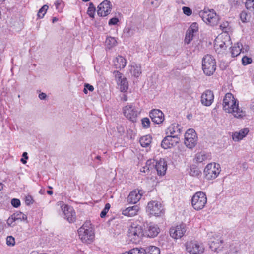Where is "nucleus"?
<instances>
[{
    "label": "nucleus",
    "instance_id": "38",
    "mask_svg": "<svg viewBox=\"0 0 254 254\" xmlns=\"http://www.w3.org/2000/svg\"><path fill=\"white\" fill-rule=\"evenodd\" d=\"M131 254H146L145 250L142 248H135L130 250Z\"/></svg>",
    "mask_w": 254,
    "mask_h": 254
},
{
    "label": "nucleus",
    "instance_id": "11",
    "mask_svg": "<svg viewBox=\"0 0 254 254\" xmlns=\"http://www.w3.org/2000/svg\"><path fill=\"white\" fill-rule=\"evenodd\" d=\"M57 205L61 207L65 218L69 222L71 223L75 221V213L72 207L61 201L58 202Z\"/></svg>",
    "mask_w": 254,
    "mask_h": 254
},
{
    "label": "nucleus",
    "instance_id": "13",
    "mask_svg": "<svg viewBox=\"0 0 254 254\" xmlns=\"http://www.w3.org/2000/svg\"><path fill=\"white\" fill-rule=\"evenodd\" d=\"M115 78L121 92H126L128 89V82L123 74L119 71H114Z\"/></svg>",
    "mask_w": 254,
    "mask_h": 254
},
{
    "label": "nucleus",
    "instance_id": "43",
    "mask_svg": "<svg viewBox=\"0 0 254 254\" xmlns=\"http://www.w3.org/2000/svg\"><path fill=\"white\" fill-rule=\"evenodd\" d=\"M245 6L247 9L254 8V0H246L245 2Z\"/></svg>",
    "mask_w": 254,
    "mask_h": 254
},
{
    "label": "nucleus",
    "instance_id": "58",
    "mask_svg": "<svg viewBox=\"0 0 254 254\" xmlns=\"http://www.w3.org/2000/svg\"><path fill=\"white\" fill-rule=\"evenodd\" d=\"M250 109L253 112H254V100H253L250 105Z\"/></svg>",
    "mask_w": 254,
    "mask_h": 254
},
{
    "label": "nucleus",
    "instance_id": "16",
    "mask_svg": "<svg viewBox=\"0 0 254 254\" xmlns=\"http://www.w3.org/2000/svg\"><path fill=\"white\" fill-rule=\"evenodd\" d=\"M179 142V138L177 135H168L162 141L161 146L164 149L170 148L176 145Z\"/></svg>",
    "mask_w": 254,
    "mask_h": 254
},
{
    "label": "nucleus",
    "instance_id": "62",
    "mask_svg": "<svg viewBox=\"0 0 254 254\" xmlns=\"http://www.w3.org/2000/svg\"><path fill=\"white\" fill-rule=\"evenodd\" d=\"M21 161L24 164H25L26 163V161L25 159H23V158H21Z\"/></svg>",
    "mask_w": 254,
    "mask_h": 254
},
{
    "label": "nucleus",
    "instance_id": "60",
    "mask_svg": "<svg viewBox=\"0 0 254 254\" xmlns=\"http://www.w3.org/2000/svg\"><path fill=\"white\" fill-rule=\"evenodd\" d=\"M4 229V224L3 222L0 220V232Z\"/></svg>",
    "mask_w": 254,
    "mask_h": 254
},
{
    "label": "nucleus",
    "instance_id": "23",
    "mask_svg": "<svg viewBox=\"0 0 254 254\" xmlns=\"http://www.w3.org/2000/svg\"><path fill=\"white\" fill-rule=\"evenodd\" d=\"M114 65L116 69L124 68L126 65V60L121 56H118L113 61Z\"/></svg>",
    "mask_w": 254,
    "mask_h": 254
},
{
    "label": "nucleus",
    "instance_id": "8",
    "mask_svg": "<svg viewBox=\"0 0 254 254\" xmlns=\"http://www.w3.org/2000/svg\"><path fill=\"white\" fill-rule=\"evenodd\" d=\"M197 136L193 129H189L185 134L184 143L190 149L194 148L197 144Z\"/></svg>",
    "mask_w": 254,
    "mask_h": 254
},
{
    "label": "nucleus",
    "instance_id": "27",
    "mask_svg": "<svg viewBox=\"0 0 254 254\" xmlns=\"http://www.w3.org/2000/svg\"><path fill=\"white\" fill-rule=\"evenodd\" d=\"M130 72L134 77H138L142 73L140 64L133 63L130 66Z\"/></svg>",
    "mask_w": 254,
    "mask_h": 254
},
{
    "label": "nucleus",
    "instance_id": "31",
    "mask_svg": "<svg viewBox=\"0 0 254 254\" xmlns=\"http://www.w3.org/2000/svg\"><path fill=\"white\" fill-rule=\"evenodd\" d=\"M209 157V155L204 152H199L196 154L195 159L197 162L201 163L207 160Z\"/></svg>",
    "mask_w": 254,
    "mask_h": 254
},
{
    "label": "nucleus",
    "instance_id": "53",
    "mask_svg": "<svg viewBox=\"0 0 254 254\" xmlns=\"http://www.w3.org/2000/svg\"><path fill=\"white\" fill-rule=\"evenodd\" d=\"M119 22V19L117 18L114 17L111 18L109 21V25H115Z\"/></svg>",
    "mask_w": 254,
    "mask_h": 254
},
{
    "label": "nucleus",
    "instance_id": "21",
    "mask_svg": "<svg viewBox=\"0 0 254 254\" xmlns=\"http://www.w3.org/2000/svg\"><path fill=\"white\" fill-rule=\"evenodd\" d=\"M160 229L157 225L150 223L148 225L145 231V235L148 237H155L159 233Z\"/></svg>",
    "mask_w": 254,
    "mask_h": 254
},
{
    "label": "nucleus",
    "instance_id": "32",
    "mask_svg": "<svg viewBox=\"0 0 254 254\" xmlns=\"http://www.w3.org/2000/svg\"><path fill=\"white\" fill-rule=\"evenodd\" d=\"M117 43L116 39L112 37H108L105 41V45L107 48L111 49L115 46Z\"/></svg>",
    "mask_w": 254,
    "mask_h": 254
},
{
    "label": "nucleus",
    "instance_id": "24",
    "mask_svg": "<svg viewBox=\"0 0 254 254\" xmlns=\"http://www.w3.org/2000/svg\"><path fill=\"white\" fill-rule=\"evenodd\" d=\"M249 132L247 128L242 129L239 131L235 132L232 134V139L234 141H239L245 137Z\"/></svg>",
    "mask_w": 254,
    "mask_h": 254
},
{
    "label": "nucleus",
    "instance_id": "49",
    "mask_svg": "<svg viewBox=\"0 0 254 254\" xmlns=\"http://www.w3.org/2000/svg\"><path fill=\"white\" fill-rule=\"evenodd\" d=\"M182 9L183 13L188 16H190L192 14L191 9L188 7L184 6Z\"/></svg>",
    "mask_w": 254,
    "mask_h": 254
},
{
    "label": "nucleus",
    "instance_id": "18",
    "mask_svg": "<svg viewBox=\"0 0 254 254\" xmlns=\"http://www.w3.org/2000/svg\"><path fill=\"white\" fill-rule=\"evenodd\" d=\"M150 117L152 121L156 124L161 123L164 120L163 113L158 109L151 110L150 112Z\"/></svg>",
    "mask_w": 254,
    "mask_h": 254
},
{
    "label": "nucleus",
    "instance_id": "54",
    "mask_svg": "<svg viewBox=\"0 0 254 254\" xmlns=\"http://www.w3.org/2000/svg\"><path fill=\"white\" fill-rule=\"evenodd\" d=\"M127 136L128 138L132 139L134 137V133L132 130L129 129L127 130Z\"/></svg>",
    "mask_w": 254,
    "mask_h": 254
},
{
    "label": "nucleus",
    "instance_id": "41",
    "mask_svg": "<svg viewBox=\"0 0 254 254\" xmlns=\"http://www.w3.org/2000/svg\"><path fill=\"white\" fill-rule=\"evenodd\" d=\"M194 34L191 33L189 32V31H187L186 37L185 38V42L188 44L190 41L192 40Z\"/></svg>",
    "mask_w": 254,
    "mask_h": 254
},
{
    "label": "nucleus",
    "instance_id": "44",
    "mask_svg": "<svg viewBox=\"0 0 254 254\" xmlns=\"http://www.w3.org/2000/svg\"><path fill=\"white\" fill-rule=\"evenodd\" d=\"M142 125L144 128H148L150 127V121L147 118H143L141 120Z\"/></svg>",
    "mask_w": 254,
    "mask_h": 254
},
{
    "label": "nucleus",
    "instance_id": "14",
    "mask_svg": "<svg viewBox=\"0 0 254 254\" xmlns=\"http://www.w3.org/2000/svg\"><path fill=\"white\" fill-rule=\"evenodd\" d=\"M230 43V36L227 33L219 35L215 41V46L221 49L225 48Z\"/></svg>",
    "mask_w": 254,
    "mask_h": 254
},
{
    "label": "nucleus",
    "instance_id": "29",
    "mask_svg": "<svg viewBox=\"0 0 254 254\" xmlns=\"http://www.w3.org/2000/svg\"><path fill=\"white\" fill-rule=\"evenodd\" d=\"M155 165L154 160L150 159L146 161V165L141 169V172H146L148 171L153 169Z\"/></svg>",
    "mask_w": 254,
    "mask_h": 254
},
{
    "label": "nucleus",
    "instance_id": "12",
    "mask_svg": "<svg viewBox=\"0 0 254 254\" xmlns=\"http://www.w3.org/2000/svg\"><path fill=\"white\" fill-rule=\"evenodd\" d=\"M124 116L132 122H136L139 112L132 105H128L123 108Z\"/></svg>",
    "mask_w": 254,
    "mask_h": 254
},
{
    "label": "nucleus",
    "instance_id": "34",
    "mask_svg": "<svg viewBox=\"0 0 254 254\" xmlns=\"http://www.w3.org/2000/svg\"><path fill=\"white\" fill-rule=\"evenodd\" d=\"M145 250L146 254H160V249L155 246H149Z\"/></svg>",
    "mask_w": 254,
    "mask_h": 254
},
{
    "label": "nucleus",
    "instance_id": "59",
    "mask_svg": "<svg viewBox=\"0 0 254 254\" xmlns=\"http://www.w3.org/2000/svg\"><path fill=\"white\" fill-rule=\"evenodd\" d=\"M131 29L130 28L127 27L125 29V32L128 34V35L130 36L131 34H130Z\"/></svg>",
    "mask_w": 254,
    "mask_h": 254
},
{
    "label": "nucleus",
    "instance_id": "3",
    "mask_svg": "<svg viewBox=\"0 0 254 254\" xmlns=\"http://www.w3.org/2000/svg\"><path fill=\"white\" fill-rule=\"evenodd\" d=\"M202 68L204 73L207 76L213 74L216 68L215 59L210 55H205L202 61Z\"/></svg>",
    "mask_w": 254,
    "mask_h": 254
},
{
    "label": "nucleus",
    "instance_id": "15",
    "mask_svg": "<svg viewBox=\"0 0 254 254\" xmlns=\"http://www.w3.org/2000/svg\"><path fill=\"white\" fill-rule=\"evenodd\" d=\"M97 14L100 16H106L111 11L112 5L111 2L106 0L101 3L97 7Z\"/></svg>",
    "mask_w": 254,
    "mask_h": 254
},
{
    "label": "nucleus",
    "instance_id": "36",
    "mask_svg": "<svg viewBox=\"0 0 254 254\" xmlns=\"http://www.w3.org/2000/svg\"><path fill=\"white\" fill-rule=\"evenodd\" d=\"M49 7L47 5H44L38 11L37 16L39 18H42L46 14Z\"/></svg>",
    "mask_w": 254,
    "mask_h": 254
},
{
    "label": "nucleus",
    "instance_id": "52",
    "mask_svg": "<svg viewBox=\"0 0 254 254\" xmlns=\"http://www.w3.org/2000/svg\"><path fill=\"white\" fill-rule=\"evenodd\" d=\"M248 15L246 12H242L240 14V18L243 22H245L248 21Z\"/></svg>",
    "mask_w": 254,
    "mask_h": 254
},
{
    "label": "nucleus",
    "instance_id": "26",
    "mask_svg": "<svg viewBox=\"0 0 254 254\" xmlns=\"http://www.w3.org/2000/svg\"><path fill=\"white\" fill-rule=\"evenodd\" d=\"M208 237L209 239L210 248L212 251H217L221 245L219 240L218 239H216L215 241L213 240V238H214V235L212 233L209 234Z\"/></svg>",
    "mask_w": 254,
    "mask_h": 254
},
{
    "label": "nucleus",
    "instance_id": "9",
    "mask_svg": "<svg viewBox=\"0 0 254 254\" xmlns=\"http://www.w3.org/2000/svg\"><path fill=\"white\" fill-rule=\"evenodd\" d=\"M185 246L186 251L190 254H202L204 250L203 245L196 241H188Z\"/></svg>",
    "mask_w": 254,
    "mask_h": 254
},
{
    "label": "nucleus",
    "instance_id": "64",
    "mask_svg": "<svg viewBox=\"0 0 254 254\" xmlns=\"http://www.w3.org/2000/svg\"><path fill=\"white\" fill-rule=\"evenodd\" d=\"M47 192L49 195H52L53 194V191L52 190H48Z\"/></svg>",
    "mask_w": 254,
    "mask_h": 254
},
{
    "label": "nucleus",
    "instance_id": "35",
    "mask_svg": "<svg viewBox=\"0 0 254 254\" xmlns=\"http://www.w3.org/2000/svg\"><path fill=\"white\" fill-rule=\"evenodd\" d=\"M17 221H25L27 220V216L21 212H17L12 214Z\"/></svg>",
    "mask_w": 254,
    "mask_h": 254
},
{
    "label": "nucleus",
    "instance_id": "20",
    "mask_svg": "<svg viewBox=\"0 0 254 254\" xmlns=\"http://www.w3.org/2000/svg\"><path fill=\"white\" fill-rule=\"evenodd\" d=\"M155 167L158 175L162 176L166 174L167 164L164 159H160L158 161L155 162Z\"/></svg>",
    "mask_w": 254,
    "mask_h": 254
},
{
    "label": "nucleus",
    "instance_id": "46",
    "mask_svg": "<svg viewBox=\"0 0 254 254\" xmlns=\"http://www.w3.org/2000/svg\"><path fill=\"white\" fill-rule=\"evenodd\" d=\"M200 173V171L195 168H191L190 172V175L192 176H199Z\"/></svg>",
    "mask_w": 254,
    "mask_h": 254
},
{
    "label": "nucleus",
    "instance_id": "63",
    "mask_svg": "<svg viewBox=\"0 0 254 254\" xmlns=\"http://www.w3.org/2000/svg\"><path fill=\"white\" fill-rule=\"evenodd\" d=\"M58 21V19L56 17H54L52 19L53 23H54Z\"/></svg>",
    "mask_w": 254,
    "mask_h": 254
},
{
    "label": "nucleus",
    "instance_id": "1",
    "mask_svg": "<svg viewBox=\"0 0 254 254\" xmlns=\"http://www.w3.org/2000/svg\"><path fill=\"white\" fill-rule=\"evenodd\" d=\"M223 109L237 119H243L246 116V111L239 106V101L231 93L226 94L223 100Z\"/></svg>",
    "mask_w": 254,
    "mask_h": 254
},
{
    "label": "nucleus",
    "instance_id": "6",
    "mask_svg": "<svg viewBox=\"0 0 254 254\" xmlns=\"http://www.w3.org/2000/svg\"><path fill=\"white\" fill-rule=\"evenodd\" d=\"M199 16L206 23L212 26L217 24L219 17L213 9H204L199 13Z\"/></svg>",
    "mask_w": 254,
    "mask_h": 254
},
{
    "label": "nucleus",
    "instance_id": "19",
    "mask_svg": "<svg viewBox=\"0 0 254 254\" xmlns=\"http://www.w3.org/2000/svg\"><path fill=\"white\" fill-rule=\"evenodd\" d=\"M214 100V95L210 90L205 91L201 95V101L202 104L208 106L211 105Z\"/></svg>",
    "mask_w": 254,
    "mask_h": 254
},
{
    "label": "nucleus",
    "instance_id": "40",
    "mask_svg": "<svg viewBox=\"0 0 254 254\" xmlns=\"http://www.w3.org/2000/svg\"><path fill=\"white\" fill-rule=\"evenodd\" d=\"M198 30V25L197 23H193L187 30L193 34L196 33Z\"/></svg>",
    "mask_w": 254,
    "mask_h": 254
},
{
    "label": "nucleus",
    "instance_id": "5",
    "mask_svg": "<svg viewBox=\"0 0 254 254\" xmlns=\"http://www.w3.org/2000/svg\"><path fill=\"white\" fill-rule=\"evenodd\" d=\"M207 200V197L205 193L202 191H198L192 197V206L197 211L200 210L205 206Z\"/></svg>",
    "mask_w": 254,
    "mask_h": 254
},
{
    "label": "nucleus",
    "instance_id": "7",
    "mask_svg": "<svg viewBox=\"0 0 254 254\" xmlns=\"http://www.w3.org/2000/svg\"><path fill=\"white\" fill-rule=\"evenodd\" d=\"M220 167L219 164L210 163L207 165L204 170V174L208 180L216 178L220 172Z\"/></svg>",
    "mask_w": 254,
    "mask_h": 254
},
{
    "label": "nucleus",
    "instance_id": "55",
    "mask_svg": "<svg viewBox=\"0 0 254 254\" xmlns=\"http://www.w3.org/2000/svg\"><path fill=\"white\" fill-rule=\"evenodd\" d=\"M117 130L121 134H122L125 132L124 127L122 125H119L117 127Z\"/></svg>",
    "mask_w": 254,
    "mask_h": 254
},
{
    "label": "nucleus",
    "instance_id": "10",
    "mask_svg": "<svg viewBox=\"0 0 254 254\" xmlns=\"http://www.w3.org/2000/svg\"><path fill=\"white\" fill-rule=\"evenodd\" d=\"M147 211L150 215L156 217L161 216L164 213L161 203L157 201H151L148 203Z\"/></svg>",
    "mask_w": 254,
    "mask_h": 254
},
{
    "label": "nucleus",
    "instance_id": "45",
    "mask_svg": "<svg viewBox=\"0 0 254 254\" xmlns=\"http://www.w3.org/2000/svg\"><path fill=\"white\" fill-rule=\"evenodd\" d=\"M221 29L224 32V33H227L228 32V30H229V23L228 22H225L222 23L220 26Z\"/></svg>",
    "mask_w": 254,
    "mask_h": 254
},
{
    "label": "nucleus",
    "instance_id": "28",
    "mask_svg": "<svg viewBox=\"0 0 254 254\" xmlns=\"http://www.w3.org/2000/svg\"><path fill=\"white\" fill-rule=\"evenodd\" d=\"M181 129L178 124H172L167 129V133H170L171 135H177V136L180 134Z\"/></svg>",
    "mask_w": 254,
    "mask_h": 254
},
{
    "label": "nucleus",
    "instance_id": "47",
    "mask_svg": "<svg viewBox=\"0 0 254 254\" xmlns=\"http://www.w3.org/2000/svg\"><path fill=\"white\" fill-rule=\"evenodd\" d=\"M6 244L8 246H14L15 245V239L12 236H8L6 238Z\"/></svg>",
    "mask_w": 254,
    "mask_h": 254
},
{
    "label": "nucleus",
    "instance_id": "42",
    "mask_svg": "<svg viewBox=\"0 0 254 254\" xmlns=\"http://www.w3.org/2000/svg\"><path fill=\"white\" fill-rule=\"evenodd\" d=\"M110 208V204L109 203L106 204L104 209L102 211V212L100 213V217L101 218H104L106 216V214L108 212Z\"/></svg>",
    "mask_w": 254,
    "mask_h": 254
},
{
    "label": "nucleus",
    "instance_id": "51",
    "mask_svg": "<svg viewBox=\"0 0 254 254\" xmlns=\"http://www.w3.org/2000/svg\"><path fill=\"white\" fill-rule=\"evenodd\" d=\"M12 205L16 208L18 207L20 205V201L18 199L13 198L11 200Z\"/></svg>",
    "mask_w": 254,
    "mask_h": 254
},
{
    "label": "nucleus",
    "instance_id": "30",
    "mask_svg": "<svg viewBox=\"0 0 254 254\" xmlns=\"http://www.w3.org/2000/svg\"><path fill=\"white\" fill-rule=\"evenodd\" d=\"M140 145L144 147L148 146L151 142V137L149 135L142 136L140 139Z\"/></svg>",
    "mask_w": 254,
    "mask_h": 254
},
{
    "label": "nucleus",
    "instance_id": "56",
    "mask_svg": "<svg viewBox=\"0 0 254 254\" xmlns=\"http://www.w3.org/2000/svg\"><path fill=\"white\" fill-rule=\"evenodd\" d=\"M25 202L27 204L32 203V198L31 196L26 197Z\"/></svg>",
    "mask_w": 254,
    "mask_h": 254
},
{
    "label": "nucleus",
    "instance_id": "57",
    "mask_svg": "<svg viewBox=\"0 0 254 254\" xmlns=\"http://www.w3.org/2000/svg\"><path fill=\"white\" fill-rule=\"evenodd\" d=\"M47 95L45 93H41L39 95V98L41 100L45 99Z\"/></svg>",
    "mask_w": 254,
    "mask_h": 254
},
{
    "label": "nucleus",
    "instance_id": "48",
    "mask_svg": "<svg viewBox=\"0 0 254 254\" xmlns=\"http://www.w3.org/2000/svg\"><path fill=\"white\" fill-rule=\"evenodd\" d=\"M242 63L244 65L251 64L252 62V60L251 58L247 56H244L242 59Z\"/></svg>",
    "mask_w": 254,
    "mask_h": 254
},
{
    "label": "nucleus",
    "instance_id": "25",
    "mask_svg": "<svg viewBox=\"0 0 254 254\" xmlns=\"http://www.w3.org/2000/svg\"><path fill=\"white\" fill-rule=\"evenodd\" d=\"M139 211V207L137 205L129 207L122 211V214L125 216L132 217L136 215Z\"/></svg>",
    "mask_w": 254,
    "mask_h": 254
},
{
    "label": "nucleus",
    "instance_id": "2",
    "mask_svg": "<svg viewBox=\"0 0 254 254\" xmlns=\"http://www.w3.org/2000/svg\"><path fill=\"white\" fill-rule=\"evenodd\" d=\"M79 238L83 243H90L94 239V233L89 223L84 224L78 231Z\"/></svg>",
    "mask_w": 254,
    "mask_h": 254
},
{
    "label": "nucleus",
    "instance_id": "50",
    "mask_svg": "<svg viewBox=\"0 0 254 254\" xmlns=\"http://www.w3.org/2000/svg\"><path fill=\"white\" fill-rule=\"evenodd\" d=\"M87 90L92 92L94 90V87L93 86L89 84H85L84 85V89L83 91L85 94H87Z\"/></svg>",
    "mask_w": 254,
    "mask_h": 254
},
{
    "label": "nucleus",
    "instance_id": "37",
    "mask_svg": "<svg viewBox=\"0 0 254 254\" xmlns=\"http://www.w3.org/2000/svg\"><path fill=\"white\" fill-rule=\"evenodd\" d=\"M95 12V7L92 3H89V7L87 11V14L92 18H94V14Z\"/></svg>",
    "mask_w": 254,
    "mask_h": 254
},
{
    "label": "nucleus",
    "instance_id": "39",
    "mask_svg": "<svg viewBox=\"0 0 254 254\" xmlns=\"http://www.w3.org/2000/svg\"><path fill=\"white\" fill-rule=\"evenodd\" d=\"M18 221L15 219V217H14L13 215L8 218L7 220V224L9 227H14L16 225V222Z\"/></svg>",
    "mask_w": 254,
    "mask_h": 254
},
{
    "label": "nucleus",
    "instance_id": "33",
    "mask_svg": "<svg viewBox=\"0 0 254 254\" xmlns=\"http://www.w3.org/2000/svg\"><path fill=\"white\" fill-rule=\"evenodd\" d=\"M242 44L240 43H237L236 46L232 47L231 50V54L232 57H236L239 55L242 51Z\"/></svg>",
    "mask_w": 254,
    "mask_h": 254
},
{
    "label": "nucleus",
    "instance_id": "17",
    "mask_svg": "<svg viewBox=\"0 0 254 254\" xmlns=\"http://www.w3.org/2000/svg\"><path fill=\"white\" fill-rule=\"evenodd\" d=\"M186 231V226L184 224L172 227L170 230V234L171 237L177 239L182 237Z\"/></svg>",
    "mask_w": 254,
    "mask_h": 254
},
{
    "label": "nucleus",
    "instance_id": "61",
    "mask_svg": "<svg viewBox=\"0 0 254 254\" xmlns=\"http://www.w3.org/2000/svg\"><path fill=\"white\" fill-rule=\"evenodd\" d=\"M23 157H24V158L25 159H28V156H27V152H24L23 153V155H22Z\"/></svg>",
    "mask_w": 254,
    "mask_h": 254
},
{
    "label": "nucleus",
    "instance_id": "4",
    "mask_svg": "<svg viewBox=\"0 0 254 254\" xmlns=\"http://www.w3.org/2000/svg\"><path fill=\"white\" fill-rule=\"evenodd\" d=\"M144 235L142 227L137 223H132L129 227L128 236L133 242H139Z\"/></svg>",
    "mask_w": 254,
    "mask_h": 254
},
{
    "label": "nucleus",
    "instance_id": "22",
    "mask_svg": "<svg viewBox=\"0 0 254 254\" xmlns=\"http://www.w3.org/2000/svg\"><path fill=\"white\" fill-rule=\"evenodd\" d=\"M141 196L139 190H134L130 192L127 200L129 203L135 204L140 199Z\"/></svg>",
    "mask_w": 254,
    "mask_h": 254
}]
</instances>
